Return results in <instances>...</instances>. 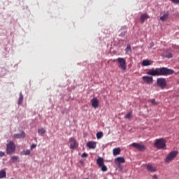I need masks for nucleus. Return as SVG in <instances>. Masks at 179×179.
<instances>
[{
    "mask_svg": "<svg viewBox=\"0 0 179 179\" xmlns=\"http://www.w3.org/2000/svg\"><path fill=\"white\" fill-rule=\"evenodd\" d=\"M36 144H32V145H31V150H33V149L36 148Z\"/></svg>",
    "mask_w": 179,
    "mask_h": 179,
    "instance_id": "72a5a7b5",
    "label": "nucleus"
},
{
    "mask_svg": "<svg viewBox=\"0 0 179 179\" xmlns=\"http://www.w3.org/2000/svg\"><path fill=\"white\" fill-rule=\"evenodd\" d=\"M146 168H147V170L151 173H155L157 171V166L155 164H152L150 163L146 164Z\"/></svg>",
    "mask_w": 179,
    "mask_h": 179,
    "instance_id": "1a4fd4ad",
    "label": "nucleus"
},
{
    "mask_svg": "<svg viewBox=\"0 0 179 179\" xmlns=\"http://www.w3.org/2000/svg\"><path fill=\"white\" fill-rule=\"evenodd\" d=\"M153 62H154L152 60L145 59L142 62V66H150V65H152Z\"/></svg>",
    "mask_w": 179,
    "mask_h": 179,
    "instance_id": "4468645a",
    "label": "nucleus"
},
{
    "mask_svg": "<svg viewBox=\"0 0 179 179\" xmlns=\"http://www.w3.org/2000/svg\"><path fill=\"white\" fill-rule=\"evenodd\" d=\"M143 80L145 83H147L148 85H150V83H152L153 82V78L152 76H143Z\"/></svg>",
    "mask_w": 179,
    "mask_h": 179,
    "instance_id": "9d476101",
    "label": "nucleus"
},
{
    "mask_svg": "<svg viewBox=\"0 0 179 179\" xmlns=\"http://www.w3.org/2000/svg\"><path fill=\"white\" fill-rule=\"evenodd\" d=\"M92 106L94 108H97L99 107V102L97 99V98L94 97L93 99L91 100Z\"/></svg>",
    "mask_w": 179,
    "mask_h": 179,
    "instance_id": "9b49d317",
    "label": "nucleus"
},
{
    "mask_svg": "<svg viewBox=\"0 0 179 179\" xmlns=\"http://www.w3.org/2000/svg\"><path fill=\"white\" fill-rule=\"evenodd\" d=\"M45 132L46 131H45L44 128H41V129H38V134L42 136L45 134Z\"/></svg>",
    "mask_w": 179,
    "mask_h": 179,
    "instance_id": "393cba45",
    "label": "nucleus"
},
{
    "mask_svg": "<svg viewBox=\"0 0 179 179\" xmlns=\"http://www.w3.org/2000/svg\"><path fill=\"white\" fill-rule=\"evenodd\" d=\"M15 151H16V145L13 141H10L6 145V154L12 155L15 153Z\"/></svg>",
    "mask_w": 179,
    "mask_h": 179,
    "instance_id": "7ed1b4c3",
    "label": "nucleus"
},
{
    "mask_svg": "<svg viewBox=\"0 0 179 179\" xmlns=\"http://www.w3.org/2000/svg\"><path fill=\"white\" fill-rule=\"evenodd\" d=\"M23 99H24L23 94L22 93V92H20V96H19L18 101H17L18 106H20L23 103Z\"/></svg>",
    "mask_w": 179,
    "mask_h": 179,
    "instance_id": "f3484780",
    "label": "nucleus"
},
{
    "mask_svg": "<svg viewBox=\"0 0 179 179\" xmlns=\"http://www.w3.org/2000/svg\"><path fill=\"white\" fill-rule=\"evenodd\" d=\"M174 71L167 67L156 68L155 69H149L147 72V75L151 76H169V75H173Z\"/></svg>",
    "mask_w": 179,
    "mask_h": 179,
    "instance_id": "f257e3e1",
    "label": "nucleus"
},
{
    "mask_svg": "<svg viewBox=\"0 0 179 179\" xmlns=\"http://www.w3.org/2000/svg\"><path fill=\"white\" fill-rule=\"evenodd\" d=\"M131 146L136 149H137L138 150L141 151V152H143L145 150L146 148L144 145L143 144H139L138 143H133L131 144Z\"/></svg>",
    "mask_w": 179,
    "mask_h": 179,
    "instance_id": "0eeeda50",
    "label": "nucleus"
},
{
    "mask_svg": "<svg viewBox=\"0 0 179 179\" xmlns=\"http://www.w3.org/2000/svg\"><path fill=\"white\" fill-rule=\"evenodd\" d=\"M88 157V154L86 153V152H83V155H82V157L83 158H86Z\"/></svg>",
    "mask_w": 179,
    "mask_h": 179,
    "instance_id": "2f4dec72",
    "label": "nucleus"
},
{
    "mask_svg": "<svg viewBox=\"0 0 179 179\" xmlns=\"http://www.w3.org/2000/svg\"><path fill=\"white\" fill-rule=\"evenodd\" d=\"M87 147L90 149L94 150L96 148V143L94 141H88L87 143Z\"/></svg>",
    "mask_w": 179,
    "mask_h": 179,
    "instance_id": "f8f14e48",
    "label": "nucleus"
},
{
    "mask_svg": "<svg viewBox=\"0 0 179 179\" xmlns=\"http://www.w3.org/2000/svg\"><path fill=\"white\" fill-rule=\"evenodd\" d=\"M169 17V13H165L161 17H160V20L164 22L165 20H167Z\"/></svg>",
    "mask_w": 179,
    "mask_h": 179,
    "instance_id": "b1692460",
    "label": "nucleus"
},
{
    "mask_svg": "<svg viewBox=\"0 0 179 179\" xmlns=\"http://www.w3.org/2000/svg\"><path fill=\"white\" fill-rule=\"evenodd\" d=\"M84 179H89V178H84Z\"/></svg>",
    "mask_w": 179,
    "mask_h": 179,
    "instance_id": "58836bf2",
    "label": "nucleus"
},
{
    "mask_svg": "<svg viewBox=\"0 0 179 179\" xmlns=\"http://www.w3.org/2000/svg\"><path fill=\"white\" fill-rule=\"evenodd\" d=\"M6 178V171L5 170L0 171V179Z\"/></svg>",
    "mask_w": 179,
    "mask_h": 179,
    "instance_id": "4be33fe9",
    "label": "nucleus"
},
{
    "mask_svg": "<svg viewBox=\"0 0 179 179\" xmlns=\"http://www.w3.org/2000/svg\"><path fill=\"white\" fill-rule=\"evenodd\" d=\"M70 148L71 150H75L78 147V143L73 137L69 138Z\"/></svg>",
    "mask_w": 179,
    "mask_h": 179,
    "instance_id": "6e6552de",
    "label": "nucleus"
},
{
    "mask_svg": "<svg viewBox=\"0 0 179 179\" xmlns=\"http://www.w3.org/2000/svg\"><path fill=\"white\" fill-rule=\"evenodd\" d=\"M150 103H152V105L153 106H157V103L156 102L155 99H152L150 100Z\"/></svg>",
    "mask_w": 179,
    "mask_h": 179,
    "instance_id": "c756f323",
    "label": "nucleus"
},
{
    "mask_svg": "<svg viewBox=\"0 0 179 179\" xmlns=\"http://www.w3.org/2000/svg\"><path fill=\"white\" fill-rule=\"evenodd\" d=\"M19 159V156H11L10 160L12 163H15Z\"/></svg>",
    "mask_w": 179,
    "mask_h": 179,
    "instance_id": "a878e982",
    "label": "nucleus"
},
{
    "mask_svg": "<svg viewBox=\"0 0 179 179\" xmlns=\"http://www.w3.org/2000/svg\"><path fill=\"white\" fill-rule=\"evenodd\" d=\"M127 52H129V51H131V47L130 45H128L127 48H126Z\"/></svg>",
    "mask_w": 179,
    "mask_h": 179,
    "instance_id": "7c9ffc66",
    "label": "nucleus"
},
{
    "mask_svg": "<svg viewBox=\"0 0 179 179\" xmlns=\"http://www.w3.org/2000/svg\"><path fill=\"white\" fill-rule=\"evenodd\" d=\"M154 145L158 150H166V141L164 138H157L155 140Z\"/></svg>",
    "mask_w": 179,
    "mask_h": 179,
    "instance_id": "f03ea898",
    "label": "nucleus"
},
{
    "mask_svg": "<svg viewBox=\"0 0 179 179\" xmlns=\"http://www.w3.org/2000/svg\"><path fill=\"white\" fill-rule=\"evenodd\" d=\"M153 45H154V43H153V42H152V43L150 44V48H152Z\"/></svg>",
    "mask_w": 179,
    "mask_h": 179,
    "instance_id": "e433bc0d",
    "label": "nucleus"
},
{
    "mask_svg": "<svg viewBox=\"0 0 179 179\" xmlns=\"http://www.w3.org/2000/svg\"><path fill=\"white\" fill-rule=\"evenodd\" d=\"M163 57H164V58H172L173 57V55L171 52L166 51Z\"/></svg>",
    "mask_w": 179,
    "mask_h": 179,
    "instance_id": "412c9836",
    "label": "nucleus"
},
{
    "mask_svg": "<svg viewBox=\"0 0 179 179\" xmlns=\"http://www.w3.org/2000/svg\"><path fill=\"white\" fill-rule=\"evenodd\" d=\"M170 1L174 3H179V0H170Z\"/></svg>",
    "mask_w": 179,
    "mask_h": 179,
    "instance_id": "f704fd0d",
    "label": "nucleus"
},
{
    "mask_svg": "<svg viewBox=\"0 0 179 179\" xmlns=\"http://www.w3.org/2000/svg\"><path fill=\"white\" fill-rule=\"evenodd\" d=\"M178 155V152L177 150L171 151L165 158V160H164L165 163L169 164L171 162L176 158Z\"/></svg>",
    "mask_w": 179,
    "mask_h": 179,
    "instance_id": "20e7f679",
    "label": "nucleus"
},
{
    "mask_svg": "<svg viewBox=\"0 0 179 179\" xmlns=\"http://www.w3.org/2000/svg\"><path fill=\"white\" fill-rule=\"evenodd\" d=\"M132 117V111H130L129 113H127L125 116L124 118L127 120H130Z\"/></svg>",
    "mask_w": 179,
    "mask_h": 179,
    "instance_id": "bb28decb",
    "label": "nucleus"
},
{
    "mask_svg": "<svg viewBox=\"0 0 179 179\" xmlns=\"http://www.w3.org/2000/svg\"><path fill=\"white\" fill-rule=\"evenodd\" d=\"M5 157L4 152L0 151V157Z\"/></svg>",
    "mask_w": 179,
    "mask_h": 179,
    "instance_id": "473e14b6",
    "label": "nucleus"
},
{
    "mask_svg": "<svg viewBox=\"0 0 179 179\" xmlns=\"http://www.w3.org/2000/svg\"><path fill=\"white\" fill-rule=\"evenodd\" d=\"M124 162H125V159L123 157H118L115 159V163L124 164Z\"/></svg>",
    "mask_w": 179,
    "mask_h": 179,
    "instance_id": "2eb2a0df",
    "label": "nucleus"
},
{
    "mask_svg": "<svg viewBox=\"0 0 179 179\" xmlns=\"http://www.w3.org/2000/svg\"><path fill=\"white\" fill-rule=\"evenodd\" d=\"M152 178H153V179H158V177H157V175H154V176H152Z\"/></svg>",
    "mask_w": 179,
    "mask_h": 179,
    "instance_id": "4c0bfd02",
    "label": "nucleus"
},
{
    "mask_svg": "<svg viewBox=\"0 0 179 179\" xmlns=\"http://www.w3.org/2000/svg\"><path fill=\"white\" fill-rule=\"evenodd\" d=\"M97 164L99 167H101L104 165V160L102 157H98L97 159Z\"/></svg>",
    "mask_w": 179,
    "mask_h": 179,
    "instance_id": "a211bd4d",
    "label": "nucleus"
},
{
    "mask_svg": "<svg viewBox=\"0 0 179 179\" xmlns=\"http://www.w3.org/2000/svg\"><path fill=\"white\" fill-rule=\"evenodd\" d=\"M14 138L19 139V138H26V133L24 131H22L21 134H16L13 136Z\"/></svg>",
    "mask_w": 179,
    "mask_h": 179,
    "instance_id": "ddd939ff",
    "label": "nucleus"
},
{
    "mask_svg": "<svg viewBox=\"0 0 179 179\" xmlns=\"http://www.w3.org/2000/svg\"><path fill=\"white\" fill-rule=\"evenodd\" d=\"M103 137V132L99 131L96 134V138L97 139H101Z\"/></svg>",
    "mask_w": 179,
    "mask_h": 179,
    "instance_id": "cd10ccee",
    "label": "nucleus"
},
{
    "mask_svg": "<svg viewBox=\"0 0 179 179\" xmlns=\"http://www.w3.org/2000/svg\"><path fill=\"white\" fill-rule=\"evenodd\" d=\"M157 85L159 86V87H161V89H164L166 86V80L164 78H159L157 79Z\"/></svg>",
    "mask_w": 179,
    "mask_h": 179,
    "instance_id": "423d86ee",
    "label": "nucleus"
},
{
    "mask_svg": "<svg viewBox=\"0 0 179 179\" xmlns=\"http://www.w3.org/2000/svg\"><path fill=\"white\" fill-rule=\"evenodd\" d=\"M10 179H15V178H10Z\"/></svg>",
    "mask_w": 179,
    "mask_h": 179,
    "instance_id": "ea45409f",
    "label": "nucleus"
},
{
    "mask_svg": "<svg viewBox=\"0 0 179 179\" xmlns=\"http://www.w3.org/2000/svg\"><path fill=\"white\" fill-rule=\"evenodd\" d=\"M120 30L122 31L120 34V36H122V37L125 36L126 34H127V26H123V27H121Z\"/></svg>",
    "mask_w": 179,
    "mask_h": 179,
    "instance_id": "dca6fc26",
    "label": "nucleus"
},
{
    "mask_svg": "<svg viewBox=\"0 0 179 179\" xmlns=\"http://www.w3.org/2000/svg\"><path fill=\"white\" fill-rule=\"evenodd\" d=\"M100 168H101V171L103 172H106L108 171V168L106 165H102L101 166H100Z\"/></svg>",
    "mask_w": 179,
    "mask_h": 179,
    "instance_id": "c85d7f7f",
    "label": "nucleus"
},
{
    "mask_svg": "<svg viewBox=\"0 0 179 179\" xmlns=\"http://www.w3.org/2000/svg\"><path fill=\"white\" fill-rule=\"evenodd\" d=\"M115 164L117 165V166L119 168V169H122V166H121V164L120 163H115Z\"/></svg>",
    "mask_w": 179,
    "mask_h": 179,
    "instance_id": "c9c22d12",
    "label": "nucleus"
},
{
    "mask_svg": "<svg viewBox=\"0 0 179 179\" xmlns=\"http://www.w3.org/2000/svg\"><path fill=\"white\" fill-rule=\"evenodd\" d=\"M120 153H121V150L120 148H116L113 149V155L114 156L119 155H120Z\"/></svg>",
    "mask_w": 179,
    "mask_h": 179,
    "instance_id": "aec40b11",
    "label": "nucleus"
},
{
    "mask_svg": "<svg viewBox=\"0 0 179 179\" xmlns=\"http://www.w3.org/2000/svg\"><path fill=\"white\" fill-rule=\"evenodd\" d=\"M31 153V151H30V150L27 149L25 150H22V152H21V155L27 156V155H30Z\"/></svg>",
    "mask_w": 179,
    "mask_h": 179,
    "instance_id": "5701e85b",
    "label": "nucleus"
},
{
    "mask_svg": "<svg viewBox=\"0 0 179 179\" xmlns=\"http://www.w3.org/2000/svg\"><path fill=\"white\" fill-rule=\"evenodd\" d=\"M149 17H149V15H148V14H145H145H143V15L141 16V17H140L141 23L143 24L144 22H145V20H147V19L149 18Z\"/></svg>",
    "mask_w": 179,
    "mask_h": 179,
    "instance_id": "6ab92c4d",
    "label": "nucleus"
},
{
    "mask_svg": "<svg viewBox=\"0 0 179 179\" xmlns=\"http://www.w3.org/2000/svg\"><path fill=\"white\" fill-rule=\"evenodd\" d=\"M115 61H117L119 64L118 67L121 68V69H122L123 71H126L127 69V62L125 60V59H124L123 57H118L116 59L113 60V62H115Z\"/></svg>",
    "mask_w": 179,
    "mask_h": 179,
    "instance_id": "39448f33",
    "label": "nucleus"
}]
</instances>
